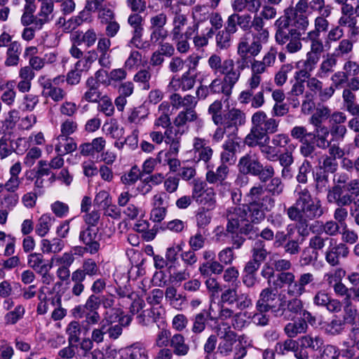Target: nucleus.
<instances>
[{"mask_svg": "<svg viewBox=\"0 0 359 359\" xmlns=\"http://www.w3.org/2000/svg\"><path fill=\"white\" fill-rule=\"evenodd\" d=\"M296 200L294 203L289 207L287 215L294 222H298L296 226L298 233L305 236L309 234L307 220H313L321 217L326 212L321 201L313 197L306 187L297 185L294 189Z\"/></svg>", "mask_w": 359, "mask_h": 359, "instance_id": "f257e3e1", "label": "nucleus"}, {"mask_svg": "<svg viewBox=\"0 0 359 359\" xmlns=\"http://www.w3.org/2000/svg\"><path fill=\"white\" fill-rule=\"evenodd\" d=\"M265 191L264 186L258 183L252 187L245 196V207L256 224L264 221L266 212L271 211L275 206V199Z\"/></svg>", "mask_w": 359, "mask_h": 359, "instance_id": "f03ea898", "label": "nucleus"}, {"mask_svg": "<svg viewBox=\"0 0 359 359\" xmlns=\"http://www.w3.org/2000/svg\"><path fill=\"white\" fill-rule=\"evenodd\" d=\"M252 126L250 133L245 136L244 143L249 147H255L259 140L269 142V134L276 133L278 130L279 121L269 117L264 111H257L251 118Z\"/></svg>", "mask_w": 359, "mask_h": 359, "instance_id": "7ed1b4c3", "label": "nucleus"}, {"mask_svg": "<svg viewBox=\"0 0 359 359\" xmlns=\"http://www.w3.org/2000/svg\"><path fill=\"white\" fill-rule=\"evenodd\" d=\"M315 277L311 273H304L295 279L292 272H283L276 275V279L273 282L275 289L286 287V292L289 297H301L306 292L307 285L314 284Z\"/></svg>", "mask_w": 359, "mask_h": 359, "instance_id": "20e7f679", "label": "nucleus"}, {"mask_svg": "<svg viewBox=\"0 0 359 359\" xmlns=\"http://www.w3.org/2000/svg\"><path fill=\"white\" fill-rule=\"evenodd\" d=\"M226 231L231 233L238 232L245 236L257 231V227L250 217V212L243 204L241 206L229 208L226 210Z\"/></svg>", "mask_w": 359, "mask_h": 359, "instance_id": "39448f33", "label": "nucleus"}, {"mask_svg": "<svg viewBox=\"0 0 359 359\" xmlns=\"http://www.w3.org/2000/svg\"><path fill=\"white\" fill-rule=\"evenodd\" d=\"M238 168L240 172L259 177L260 182H266L275 175L273 167L270 164L264 165L257 154L248 152L238 161Z\"/></svg>", "mask_w": 359, "mask_h": 359, "instance_id": "423d86ee", "label": "nucleus"}, {"mask_svg": "<svg viewBox=\"0 0 359 359\" xmlns=\"http://www.w3.org/2000/svg\"><path fill=\"white\" fill-rule=\"evenodd\" d=\"M310 22L307 15L286 13L278 18L274 23L276 29L285 31L288 34L302 36L305 34L309 27Z\"/></svg>", "mask_w": 359, "mask_h": 359, "instance_id": "0eeeda50", "label": "nucleus"}, {"mask_svg": "<svg viewBox=\"0 0 359 359\" xmlns=\"http://www.w3.org/2000/svg\"><path fill=\"white\" fill-rule=\"evenodd\" d=\"M248 67V65L238 59L235 62L233 59L227 58L224 60L223 67L220 74L224 76V91L233 90L235 85L241 78V72Z\"/></svg>", "mask_w": 359, "mask_h": 359, "instance_id": "6e6552de", "label": "nucleus"}, {"mask_svg": "<svg viewBox=\"0 0 359 359\" xmlns=\"http://www.w3.org/2000/svg\"><path fill=\"white\" fill-rule=\"evenodd\" d=\"M264 44L254 38L250 40L249 32L244 34L240 38L237 46V54L239 59L248 65L251 57H255L261 53Z\"/></svg>", "mask_w": 359, "mask_h": 359, "instance_id": "1a4fd4ad", "label": "nucleus"}, {"mask_svg": "<svg viewBox=\"0 0 359 359\" xmlns=\"http://www.w3.org/2000/svg\"><path fill=\"white\" fill-rule=\"evenodd\" d=\"M287 302H281L274 311V316L282 318L284 320H292L297 315H301L304 311V303L300 297H291Z\"/></svg>", "mask_w": 359, "mask_h": 359, "instance_id": "9d476101", "label": "nucleus"}, {"mask_svg": "<svg viewBox=\"0 0 359 359\" xmlns=\"http://www.w3.org/2000/svg\"><path fill=\"white\" fill-rule=\"evenodd\" d=\"M349 255V248L344 243H337L330 240V245L324 252L325 262L331 266H337L341 264V259H346Z\"/></svg>", "mask_w": 359, "mask_h": 359, "instance_id": "9b49d317", "label": "nucleus"}, {"mask_svg": "<svg viewBox=\"0 0 359 359\" xmlns=\"http://www.w3.org/2000/svg\"><path fill=\"white\" fill-rule=\"evenodd\" d=\"M240 138L236 134H230L222 144L223 151L221 152L220 158L222 163L233 164L236 162V154L240 147Z\"/></svg>", "mask_w": 359, "mask_h": 359, "instance_id": "f8f14e48", "label": "nucleus"}, {"mask_svg": "<svg viewBox=\"0 0 359 359\" xmlns=\"http://www.w3.org/2000/svg\"><path fill=\"white\" fill-rule=\"evenodd\" d=\"M275 40L279 45L285 44V49L289 53H296L302 48V36L288 34L285 31L276 29Z\"/></svg>", "mask_w": 359, "mask_h": 359, "instance_id": "ddd939ff", "label": "nucleus"}, {"mask_svg": "<svg viewBox=\"0 0 359 359\" xmlns=\"http://www.w3.org/2000/svg\"><path fill=\"white\" fill-rule=\"evenodd\" d=\"M193 154L196 162L203 161L208 164L213 155V149L209 145V141L205 138L196 137L193 139Z\"/></svg>", "mask_w": 359, "mask_h": 359, "instance_id": "4468645a", "label": "nucleus"}, {"mask_svg": "<svg viewBox=\"0 0 359 359\" xmlns=\"http://www.w3.org/2000/svg\"><path fill=\"white\" fill-rule=\"evenodd\" d=\"M97 232V229L86 226L79 233L80 242L85 245V250L91 255L97 253L100 248Z\"/></svg>", "mask_w": 359, "mask_h": 359, "instance_id": "2eb2a0df", "label": "nucleus"}, {"mask_svg": "<svg viewBox=\"0 0 359 359\" xmlns=\"http://www.w3.org/2000/svg\"><path fill=\"white\" fill-rule=\"evenodd\" d=\"M302 41L309 43V50L306 54V59L318 64L322 53L325 51V46L320 36L306 34Z\"/></svg>", "mask_w": 359, "mask_h": 359, "instance_id": "dca6fc26", "label": "nucleus"}, {"mask_svg": "<svg viewBox=\"0 0 359 359\" xmlns=\"http://www.w3.org/2000/svg\"><path fill=\"white\" fill-rule=\"evenodd\" d=\"M245 122V115L240 109L232 108L222 117V126L225 129L231 130V134H236L238 126L243 125Z\"/></svg>", "mask_w": 359, "mask_h": 359, "instance_id": "f3484780", "label": "nucleus"}, {"mask_svg": "<svg viewBox=\"0 0 359 359\" xmlns=\"http://www.w3.org/2000/svg\"><path fill=\"white\" fill-rule=\"evenodd\" d=\"M316 76H312L306 81V86L311 95H318L321 101L325 102L333 96V90L332 87L323 88V83Z\"/></svg>", "mask_w": 359, "mask_h": 359, "instance_id": "a211bd4d", "label": "nucleus"}, {"mask_svg": "<svg viewBox=\"0 0 359 359\" xmlns=\"http://www.w3.org/2000/svg\"><path fill=\"white\" fill-rule=\"evenodd\" d=\"M313 302L316 306L324 307L332 313H337L341 309V302L331 298L327 293L323 290L316 292L313 298Z\"/></svg>", "mask_w": 359, "mask_h": 359, "instance_id": "6ab92c4d", "label": "nucleus"}, {"mask_svg": "<svg viewBox=\"0 0 359 359\" xmlns=\"http://www.w3.org/2000/svg\"><path fill=\"white\" fill-rule=\"evenodd\" d=\"M208 171L205 174L206 182L212 185L222 182L228 180L229 175V168L226 164L221 163L215 170L210 168L209 163L206 165Z\"/></svg>", "mask_w": 359, "mask_h": 359, "instance_id": "aec40b11", "label": "nucleus"}, {"mask_svg": "<svg viewBox=\"0 0 359 359\" xmlns=\"http://www.w3.org/2000/svg\"><path fill=\"white\" fill-rule=\"evenodd\" d=\"M221 339L217 347V353L224 356L229 355L236 343V333L231 330L230 326H227L224 329V334L221 336Z\"/></svg>", "mask_w": 359, "mask_h": 359, "instance_id": "412c9836", "label": "nucleus"}, {"mask_svg": "<svg viewBox=\"0 0 359 359\" xmlns=\"http://www.w3.org/2000/svg\"><path fill=\"white\" fill-rule=\"evenodd\" d=\"M28 265L36 273L46 277L47 273L52 268V263L47 264L42 253L32 252L27 257Z\"/></svg>", "mask_w": 359, "mask_h": 359, "instance_id": "4be33fe9", "label": "nucleus"}, {"mask_svg": "<svg viewBox=\"0 0 359 359\" xmlns=\"http://www.w3.org/2000/svg\"><path fill=\"white\" fill-rule=\"evenodd\" d=\"M170 348L173 354L178 357H184L190 351V346L185 337L180 333L174 334L170 338Z\"/></svg>", "mask_w": 359, "mask_h": 359, "instance_id": "5701e85b", "label": "nucleus"}, {"mask_svg": "<svg viewBox=\"0 0 359 359\" xmlns=\"http://www.w3.org/2000/svg\"><path fill=\"white\" fill-rule=\"evenodd\" d=\"M318 64L305 59L304 60L299 61L296 64L297 68L299 69L295 72L294 79L295 81L305 83L309 80L311 76L312 72L316 69Z\"/></svg>", "mask_w": 359, "mask_h": 359, "instance_id": "b1692460", "label": "nucleus"}, {"mask_svg": "<svg viewBox=\"0 0 359 359\" xmlns=\"http://www.w3.org/2000/svg\"><path fill=\"white\" fill-rule=\"evenodd\" d=\"M140 13L132 12L128 18V23L133 29V37L130 43L134 44L136 47H138L136 42H140L143 32V18L140 15Z\"/></svg>", "mask_w": 359, "mask_h": 359, "instance_id": "393cba45", "label": "nucleus"}, {"mask_svg": "<svg viewBox=\"0 0 359 359\" xmlns=\"http://www.w3.org/2000/svg\"><path fill=\"white\" fill-rule=\"evenodd\" d=\"M337 65V59L331 53L324 55L316 72V76L320 79L327 78L334 73Z\"/></svg>", "mask_w": 359, "mask_h": 359, "instance_id": "a878e982", "label": "nucleus"}, {"mask_svg": "<svg viewBox=\"0 0 359 359\" xmlns=\"http://www.w3.org/2000/svg\"><path fill=\"white\" fill-rule=\"evenodd\" d=\"M252 38L260 41L262 43H266L269 39V31L265 27V21L253 16V23L250 29Z\"/></svg>", "mask_w": 359, "mask_h": 359, "instance_id": "bb28decb", "label": "nucleus"}, {"mask_svg": "<svg viewBox=\"0 0 359 359\" xmlns=\"http://www.w3.org/2000/svg\"><path fill=\"white\" fill-rule=\"evenodd\" d=\"M215 321V319L212 317L210 311L203 310L201 312L195 314L191 318L192 322L191 332L194 334H201L203 332L208 320Z\"/></svg>", "mask_w": 359, "mask_h": 359, "instance_id": "cd10ccee", "label": "nucleus"}, {"mask_svg": "<svg viewBox=\"0 0 359 359\" xmlns=\"http://www.w3.org/2000/svg\"><path fill=\"white\" fill-rule=\"evenodd\" d=\"M86 91L82 96L81 100L88 102H97L101 97V92L99 90L100 84L93 76L89 77L86 81Z\"/></svg>", "mask_w": 359, "mask_h": 359, "instance_id": "c85d7f7f", "label": "nucleus"}, {"mask_svg": "<svg viewBox=\"0 0 359 359\" xmlns=\"http://www.w3.org/2000/svg\"><path fill=\"white\" fill-rule=\"evenodd\" d=\"M330 130L327 127L314 128L311 132V140H313L314 145L321 149H327L330 146V141L328 140Z\"/></svg>", "mask_w": 359, "mask_h": 359, "instance_id": "c756f323", "label": "nucleus"}, {"mask_svg": "<svg viewBox=\"0 0 359 359\" xmlns=\"http://www.w3.org/2000/svg\"><path fill=\"white\" fill-rule=\"evenodd\" d=\"M261 6L260 0H232L231 3V8L235 12H243L246 10L249 13H257Z\"/></svg>", "mask_w": 359, "mask_h": 359, "instance_id": "7c9ffc66", "label": "nucleus"}, {"mask_svg": "<svg viewBox=\"0 0 359 359\" xmlns=\"http://www.w3.org/2000/svg\"><path fill=\"white\" fill-rule=\"evenodd\" d=\"M90 327L88 326L81 325L79 321L73 320L70 322L66 328V333L67 334L68 344H76L80 341V335L82 331L85 333L88 332Z\"/></svg>", "mask_w": 359, "mask_h": 359, "instance_id": "2f4dec72", "label": "nucleus"}, {"mask_svg": "<svg viewBox=\"0 0 359 359\" xmlns=\"http://www.w3.org/2000/svg\"><path fill=\"white\" fill-rule=\"evenodd\" d=\"M73 273L86 279V276L93 277L100 274V271L97 262L92 258L85 259L81 268Z\"/></svg>", "mask_w": 359, "mask_h": 359, "instance_id": "473e14b6", "label": "nucleus"}, {"mask_svg": "<svg viewBox=\"0 0 359 359\" xmlns=\"http://www.w3.org/2000/svg\"><path fill=\"white\" fill-rule=\"evenodd\" d=\"M271 287L264 288L261 291L259 299L256 302L255 305L262 309L271 310L274 314V311H276L278 306L270 304V302L274 301L276 298V293L273 291Z\"/></svg>", "mask_w": 359, "mask_h": 359, "instance_id": "72a5a7b5", "label": "nucleus"}, {"mask_svg": "<svg viewBox=\"0 0 359 359\" xmlns=\"http://www.w3.org/2000/svg\"><path fill=\"white\" fill-rule=\"evenodd\" d=\"M22 52L21 43L18 41H14L9 43L6 50V57L5 65L6 67H15L19 64L20 55Z\"/></svg>", "mask_w": 359, "mask_h": 359, "instance_id": "f704fd0d", "label": "nucleus"}, {"mask_svg": "<svg viewBox=\"0 0 359 359\" xmlns=\"http://www.w3.org/2000/svg\"><path fill=\"white\" fill-rule=\"evenodd\" d=\"M77 144L73 138L66 135H59L57 137V143L55 144V151L59 156H65L67 154L76 151Z\"/></svg>", "mask_w": 359, "mask_h": 359, "instance_id": "c9c22d12", "label": "nucleus"}, {"mask_svg": "<svg viewBox=\"0 0 359 359\" xmlns=\"http://www.w3.org/2000/svg\"><path fill=\"white\" fill-rule=\"evenodd\" d=\"M343 105L351 115L359 114V104L356 102V96L351 89H344L342 92Z\"/></svg>", "mask_w": 359, "mask_h": 359, "instance_id": "e433bc0d", "label": "nucleus"}, {"mask_svg": "<svg viewBox=\"0 0 359 359\" xmlns=\"http://www.w3.org/2000/svg\"><path fill=\"white\" fill-rule=\"evenodd\" d=\"M149 114V109L141 104L128 110L127 121L130 123L141 124L147 118Z\"/></svg>", "mask_w": 359, "mask_h": 359, "instance_id": "4c0bfd02", "label": "nucleus"}, {"mask_svg": "<svg viewBox=\"0 0 359 359\" xmlns=\"http://www.w3.org/2000/svg\"><path fill=\"white\" fill-rule=\"evenodd\" d=\"M223 271L224 266L216 259L203 262L198 268V271L203 277H210L212 274L219 275Z\"/></svg>", "mask_w": 359, "mask_h": 359, "instance_id": "58836bf2", "label": "nucleus"}, {"mask_svg": "<svg viewBox=\"0 0 359 359\" xmlns=\"http://www.w3.org/2000/svg\"><path fill=\"white\" fill-rule=\"evenodd\" d=\"M251 255L254 261L264 262L269 252L266 248V243L263 240L255 239L251 246Z\"/></svg>", "mask_w": 359, "mask_h": 359, "instance_id": "ea45409f", "label": "nucleus"}, {"mask_svg": "<svg viewBox=\"0 0 359 359\" xmlns=\"http://www.w3.org/2000/svg\"><path fill=\"white\" fill-rule=\"evenodd\" d=\"M198 118V114L194 109H187L178 113L173 121V123L175 127L181 128L187 123L197 121Z\"/></svg>", "mask_w": 359, "mask_h": 359, "instance_id": "a19ab883", "label": "nucleus"}, {"mask_svg": "<svg viewBox=\"0 0 359 359\" xmlns=\"http://www.w3.org/2000/svg\"><path fill=\"white\" fill-rule=\"evenodd\" d=\"M308 330V325L304 320L297 319L288 323L284 327L285 334L290 338L296 337L298 334H304Z\"/></svg>", "mask_w": 359, "mask_h": 359, "instance_id": "79ce46f5", "label": "nucleus"}, {"mask_svg": "<svg viewBox=\"0 0 359 359\" xmlns=\"http://www.w3.org/2000/svg\"><path fill=\"white\" fill-rule=\"evenodd\" d=\"M269 311L255 305V311L253 313L250 312L249 319L257 326H266L270 320V316L267 313Z\"/></svg>", "mask_w": 359, "mask_h": 359, "instance_id": "37998d69", "label": "nucleus"}, {"mask_svg": "<svg viewBox=\"0 0 359 359\" xmlns=\"http://www.w3.org/2000/svg\"><path fill=\"white\" fill-rule=\"evenodd\" d=\"M262 140L258 141L257 147H259V150L264 157L269 161L274 162L277 161L280 150L276 147H274L272 144L271 145L267 144L268 142H265V138Z\"/></svg>", "mask_w": 359, "mask_h": 359, "instance_id": "c03bdc74", "label": "nucleus"}, {"mask_svg": "<svg viewBox=\"0 0 359 359\" xmlns=\"http://www.w3.org/2000/svg\"><path fill=\"white\" fill-rule=\"evenodd\" d=\"M41 87L43 88L42 95L44 97H50L55 102H60L67 96V93L64 89L58 86H52L50 83L48 82Z\"/></svg>", "mask_w": 359, "mask_h": 359, "instance_id": "a18cd8bd", "label": "nucleus"}, {"mask_svg": "<svg viewBox=\"0 0 359 359\" xmlns=\"http://www.w3.org/2000/svg\"><path fill=\"white\" fill-rule=\"evenodd\" d=\"M330 113L331 109L328 107H318L309 121L314 128L326 127L323 125V121L330 118Z\"/></svg>", "mask_w": 359, "mask_h": 359, "instance_id": "49530a36", "label": "nucleus"}, {"mask_svg": "<svg viewBox=\"0 0 359 359\" xmlns=\"http://www.w3.org/2000/svg\"><path fill=\"white\" fill-rule=\"evenodd\" d=\"M55 218L50 215H42L38 219L37 224L35 226V232L40 237H44L50 231Z\"/></svg>", "mask_w": 359, "mask_h": 359, "instance_id": "de8ad7c7", "label": "nucleus"}, {"mask_svg": "<svg viewBox=\"0 0 359 359\" xmlns=\"http://www.w3.org/2000/svg\"><path fill=\"white\" fill-rule=\"evenodd\" d=\"M302 346L312 351H319L324 344L323 339L319 335L307 334L299 338Z\"/></svg>", "mask_w": 359, "mask_h": 359, "instance_id": "09e8293b", "label": "nucleus"}, {"mask_svg": "<svg viewBox=\"0 0 359 359\" xmlns=\"http://www.w3.org/2000/svg\"><path fill=\"white\" fill-rule=\"evenodd\" d=\"M353 43L348 39H344L339 41L334 49L333 55L337 59L348 56L353 50Z\"/></svg>", "mask_w": 359, "mask_h": 359, "instance_id": "8fccbe9b", "label": "nucleus"}, {"mask_svg": "<svg viewBox=\"0 0 359 359\" xmlns=\"http://www.w3.org/2000/svg\"><path fill=\"white\" fill-rule=\"evenodd\" d=\"M129 359H149L148 351L141 343H135L127 348Z\"/></svg>", "mask_w": 359, "mask_h": 359, "instance_id": "3c124183", "label": "nucleus"}, {"mask_svg": "<svg viewBox=\"0 0 359 359\" xmlns=\"http://www.w3.org/2000/svg\"><path fill=\"white\" fill-rule=\"evenodd\" d=\"M330 81L332 83L329 87L332 88L334 95L335 90L346 86L348 81V75L344 71H337L331 75Z\"/></svg>", "mask_w": 359, "mask_h": 359, "instance_id": "603ef678", "label": "nucleus"}, {"mask_svg": "<svg viewBox=\"0 0 359 359\" xmlns=\"http://www.w3.org/2000/svg\"><path fill=\"white\" fill-rule=\"evenodd\" d=\"M100 306V298L95 294H93L88 297L85 304H81L75 306L72 311H77L76 312L81 313V311H97Z\"/></svg>", "mask_w": 359, "mask_h": 359, "instance_id": "864d4df0", "label": "nucleus"}, {"mask_svg": "<svg viewBox=\"0 0 359 359\" xmlns=\"http://www.w3.org/2000/svg\"><path fill=\"white\" fill-rule=\"evenodd\" d=\"M195 201L199 205L206 206L208 209L213 208L216 203L215 193L212 189L207 188Z\"/></svg>", "mask_w": 359, "mask_h": 359, "instance_id": "5fc2aeb1", "label": "nucleus"}, {"mask_svg": "<svg viewBox=\"0 0 359 359\" xmlns=\"http://www.w3.org/2000/svg\"><path fill=\"white\" fill-rule=\"evenodd\" d=\"M223 104L222 101L215 100L208 107V112L211 116L212 122L216 126H222V110Z\"/></svg>", "mask_w": 359, "mask_h": 359, "instance_id": "6e6d98bb", "label": "nucleus"}, {"mask_svg": "<svg viewBox=\"0 0 359 359\" xmlns=\"http://www.w3.org/2000/svg\"><path fill=\"white\" fill-rule=\"evenodd\" d=\"M232 34L224 29L219 30L215 34L217 48L219 50L228 49L232 43Z\"/></svg>", "mask_w": 359, "mask_h": 359, "instance_id": "4d7b16f0", "label": "nucleus"}, {"mask_svg": "<svg viewBox=\"0 0 359 359\" xmlns=\"http://www.w3.org/2000/svg\"><path fill=\"white\" fill-rule=\"evenodd\" d=\"M77 311H72V314L75 318H85V322L89 327L90 325H96L99 322L100 323V316L97 311H81V313L76 312Z\"/></svg>", "mask_w": 359, "mask_h": 359, "instance_id": "13d9d810", "label": "nucleus"}, {"mask_svg": "<svg viewBox=\"0 0 359 359\" xmlns=\"http://www.w3.org/2000/svg\"><path fill=\"white\" fill-rule=\"evenodd\" d=\"M309 10L311 12L318 13L319 15H330L332 8L330 4H325V0H311Z\"/></svg>", "mask_w": 359, "mask_h": 359, "instance_id": "bf43d9fd", "label": "nucleus"}, {"mask_svg": "<svg viewBox=\"0 0 359 359\" xmlns=\"http://www.w3.org/2000/svg\"><path fill=\"white\" fill-rule=\"evenodd\" d=\"M330 15H319L314 19V29L307 32L306 34L320 36L321 32H325L329 27V22L326 19Z\"/></svg>", "mask_w": 359, "mask_h": 359, "instance_id": "052dcab7", "label": "nucleus"}, {"mask_svg": "<svg viewBox=\"0 0 359 359\" xmlns=\"http://www.w3.org/2000/svg\"><path fill=\"white\" fill-rule=\"evenodd\" d=\"M160 315L158 312H156L154 309L144 311L137 316L138 323L142 326L148 327L151 323H156L158 316Z\"/></svg>", "mask_w": 359, "mask_h": 359, "instance_id": "680f3d73", "label": "nucleus"}, {"mask_svg": "<svg viewBox=\"0 0 359 359\" xmlns=\"http://www.w3.org/2000/svg\"><path fill=\"white\" fill-rule=\"evenodd\" d=\"M97 110L107 116H111L114 114V105L111 99L108 96H102L97 102Z\"/></svg>", "mask_w": 359, "mask_h": 359, "instance_id": "e2e57ef3", "label": "nucleus"}, {"mask_svg": "<svg viewBox=\"0 0 359 359\" xmlns=\"http://www.w3.org/2000/svg\"><path fill=\"white\" fill-rule=\"evenodd\" d=\"M344 321L335 316L330 323L325 325V330L327 334L331 335H337L341 334L344 330Z\"/></svg>", "mask_w": 359, "mask_h": 359, "instance_id": "0e129e2a", "label": "nucleus"}, {"mask_svg": "<svg viewBox=\"0 0 359 359\" xmlns=\"http://www.w3.org/2000/svg\"><path fill=\"white\" fill-rule=\"evenodd\" d=\"M290 135L293 139L298 140L302 144L309 141L312 135L311 132H308L306 127L297 126L291 129Z\"/></svg>", "mask_w": 359, "mask_h": 359, "instance_id": "69168bd1", "label": "nucleus"}, {"mask_svg": "<svg viewBox=\"0 0 359 359\" xmlns=\"http://www.w3.org/2000/svg\"><path fill=\"white\" fill-rule=\"evenodd\" d=\"M250 312L240 311L234 313L231 319V325L236 330H241L248 325L247 318L249 319Z\"/></svg>", "mask_w": 359, "mask_h": 359, "instance_id": "338daca9", "label": "nucleus"}, {"mask_svg": "<svg viewBox=\"0 0 359 359\" xmlns=\"http://www.w3.org/2000/svg\"><path fill=\"white\" fill-rule=\"evenodd\" d=\"M93 344L94 341L89 337H85L82 340L80 339V341L78 343V349H76L79 359H83V357L88 355V353L93 348Z\"/></svg>", "mask_w": 359, "mask_h": 359, "instance_id": "774afa93", "label": "nucleus"}]
</instances>
